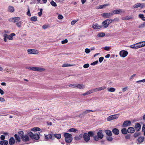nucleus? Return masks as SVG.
<instances>
[{
    "instance_id": "6e6552de",
    "label": "nucleus",
    "mask_w": 145,
    "mask_h": 145,
    "mask_svg": "<svg viewBox=\"0 0 145 145\" xmlns=\"http://www.w3.org/2000/svg\"><path fill=\"white\" fill-rule=\"evenodd\" d=\"M94 111L90 110H86L85 111H84L82 112L81 114L78 115V116H76V117H84V116L88 113H89L91 112H93Z\"/></svg>"
},
{
    "instance_id": "cd10ccee",
    "label": "nucleus",
    "mask_w": 145,
    "mask_h": 145,
    "mask_svg": "<svg viewBox=\"0 0 145 145\" xmlns=\"http://www.w3.org/2000/svg\"><path fill=\"white\" fill-rule=\"evenodd\" d=\"M1 145H7L8 144V142L7 140H2L0 142Z\"/></svg>"
},
{
    "instance_id": "603ef678",
    "label": "nucleus",
    "mask_w": 145,
    "mask_h": 145,
    "mask_svg": "<svg viewBox=\"0 0 145 145\" xmlns=\"http://www.w3.org/2000/svg\"><path fill=\"white\" fill-rule=\"evenodd\" d=\"M42 8H40V12H39L38 13V15L39 16H40L42 14Z\"/></svg>"
},
{
    "instance_id": "ea45409f",
    "label": "nucleus",
    "mask_w": 145,
    "mask_h": 145,
    "mask_svg": "<svg viewBox=\"0 0 145 145\" xmlns=\"http://www.w3.org/2000/svg\"><path fill=\"white\" fill-rule=\"evenodd\" d=\"M54 137L57 139H59L61 137V135L60 134H56L54 135Z\"/></svg>"
},
{
    "instance_id": "49530a36",
    "label": "nucleus",
    "mask_w": 145,
    "mask_h": 145,
    "mask_svg": "<svg viewBox=\"0 0 145 145\" xmlns=\"http://www.w3.org/2000/svg\"><path fill=\"white\" fill-rule=\"evenodd\" d=\"M77 131V130L76 129L72 128L70 129L69 131L70 132H75Z\"/></svg>"
},
{
    "instance_id": "4d7b16f0",
    "label": "nucleus",
    "mask_w": 145,
    "mask_h": 145,
    "mask_svg": "<svg viewBox=\"0 0 145 145\" xmlns=\"http://www.w3.org/2000/svg\"><path fill=\"white\" fill-rule=\"evenodd\" d=\"M98 63V61H96L91 64V65H95L97 64Z\"/></svg>"
},
{
    "instance_id": "f257e3e1",
    "label": "nucleus",
    "mask_w": 145,
    "mask_h": 145,
    "mask_svg": "<svg viewBox=\"0 0 145 145\" xmlns=\"http://www.w3.org/2000/svg\"><path fill=\"white\" fill-rule=\"evenodd\" d=\"M24 133L23 131H19L18 135L15 134L14 137L16 140L18 142H20V141L21 138L22 139L23 136L24 135Z\"/></svg>"
},
{
    "instance_id": "c756f323",
    "label": "nucleus",
    "mask_w": 145,
    "mask_h": 145,
    "mask_svg": "<svg viewBox=\"0 0 145 145\" xmlns=\"http://www.w3.org/2000/svg\"><path fill=\"white\" fill-rule=\"evenodd\" d=\"M119 116V114H117L109 116L108 118H118Z\"/></svg>"
},
{
    "instance_id": "f704fd0d",
    "label": "nucleus",
    "mask_w": 145,
    "mask_h": 145,
    "mask_svg": "<svg viewBox=\"0 0 145 145\" xmlns=\"http://www.w3.org/2000/svg\"><path fill=\"white\" fill-rule=\"evenodd\" d=\"M121 132L123 134L125 135L127 134L128 132L127 130L125 128L122 129L121 130Z\"/></svg>"
},
{
    "instance_id": "13d9d810",
    "label": "nucleus",
    "mask_w": 145,
    "mask_h": 145,
    "mask_svg": "<svg viewBox=\"0 0 145 145\" xmlns=\"http://www.w3.org/2000/svg\"><path fill=\"white\" fill-rule=\"evenodd\" d=\"M91 90L92 91H93V93L94 92L99 91L98 88H95L93 89H91Z\"/></svg>"
},
{
    "instance_id": "6ab92c4d",
    "label": "nucleus",
    "mask_w": 145,
    "mask_h": 145,
    "mask_svg": "<svg viewBox=\"0 0 145 145\" xmlns=\"http://www.w3.org/2000/svg\"><path fill=\"white\" fill-rule=\"evenodd\" d=\"M15 10L14 7L12 6H9L8 7L7 11L8 12L10 13H12Z\"/></svg>"
},
{
    "instance_id": "de8ad7c7",
    "label": "nucleus",
    "mask_w": 145,
    "mask_h": 145,
    "mask_svg": "<svg viewBox=\"0 0 145 145\" xmlns=\"http://www.w3.org/2000/svg\"><path fill=\"white\" fill-rule=\"evenodd\" d=\"M106 138L107 140L109 141H112L113 140L111 136L106 137Z\"/></svg>"
},
{
    "instance_id": "473e14b6",
    "label": "nucleus",
    "mask_w": 145,
    "mask_h": 145,
    "mask_svg": "<svg viewBox=\"0 0 145 145\" xmlns=\"http://www.w3.org/2000/svg\"><path fill=\"white\" fill-rule=\"evenodd\" d=\"M132 17L130 16H127L125 17H122V19L123 20H127L132 19Z\"/></svg>"
},
{
    "instance_id": "7ed1b4c3",
    "label": "nucleus",
    "mask_w": 145,
    "mask_h": 145,
    "mask_svg": "<svg viewBox=\"0 0 145 145\" xmlns=\"http://www.w3.org/2000/svg\"><path fill=\"white\" fill-rule=\"evenodd\" d=\"M64 136L65 137V140L67 143L71 142L72 140V135L68 133H65Z\"/></svg>"
},
{
    "instance_id": "7c9ffc66",
    "label": "nucleus",
    "mask_w": 145,
    "mask_h": 145,
    "mask_svg": "<svg viewBox=\"0 0 145 145\" xmlns=\"http://www.w3.org/2000/svg\"><path fill=\"white\" fill-rule=\"evenodd\" d=\"M40 130V128L38 127H35L31 129V131H39Z\"/></svg>"
},
{
    "instance_id": "5701e85b",
    "label": "nucleus",
    "mask_w": 145,
    "mask_h": 145,
    "mask_svg": "<svg viewBox=\"0 0 145 145\" xmlns=\"http://www.w3.org/2000/svg\"><path fill=\"white\" fill-rule=\"evenodd\" d=\"M112 131L113 133L116 135H118L119 133V129L116 128L113 129Z\"/></svg>"
},
{
    "instance_id": "4c0bfd02",
    "label": "nucleus",
    "mask_w": 145,
    "mask_h": 145,
    "mask_svg": "<svg viewBox=\"0 0 145 145\" xmlns=\"http://www.w3.org/2000/svg\"><path fill=\"white\" fill-rule=\"evenodd\" d=\"M136 43L130 46V47L133 49H138V47L137 46Z\"/></svg>"
},
{
    "instance_id": "2eb2a0df",
    "label": "nucleus",
    "mask_w": 145,
    "mask_h": 145,
    "mask_svg": "<svg viewBox=\"0 0 145 145\" xmlns=\"http://www.w3.org/2000/svg\"><path fill=\"white\" fill-rule=\"evenodd\" d=\"M4 35L5 36L7 39L10 40H12L13 39V37L16 35V34L13 33H12L10 35H8L6 34H4Z\"/></svg>"
},
{
    "instance_id": "c9c22d12",
    "label": "nucleus",
    "mask_w": 145,
    "mask_h": 145,
    "mask_svg": "<svg viewBox=\"0 0 145 145\" xmlns=\"http://www.w3.org/2000/svg\"><path fill=\"white\" fill-rule=\"evenodd\" d=\"M105 35V34L104 33L101 32L97 34V36L99 37H104Z\"/></svg>"
},
{
    "instance_id": "ddd939ff",
    "label": "nucleus",
    "mask_w": 145,
    "mask_h": 145,
    "mask_svg": "<svg viewBox=\"0 0 145 145\" xmlns=\"http://www.w3.org/2000/svg\"><path fill=\"white\" fill-rule=\"evenodd\" d=\"M29 137V136L28 135V134L27 135H24L22 139V140L24 142L29 141L30 140V138Z\"/></svg>"
},
{
    "instance_id": "c85d7f7f",
    "label": "nucleus",
    "mask_w": 145,
    "mask_h": 145,
    "mask_svg": "<svg viewBox=\"0 0 145 145\" xmlns=\"http://www.w3.org/2000/svg\"><path fill=\"white\" fill-rule=\"evenodd\" d=\"M141 4L140 3H137L134 5L132 7V8H135L140 7Z\"/></svg>"
},
{
    "instance_id": "a878e982",
    "label": "nucleus",
    "mask_w": 145,
    "mask_h": 145,
    "mask_svg": "<svg viewBox=\"0 0 145 145\" xmlns=\"http://www.w3.org/2000/svg\"><path fill=\"white\" fill-rule=\"evenodd\" d=\"M105 133L108 136H111L112 135V131L108 130H106L105 131Z\"/></svg>"
},
{
    "instance_id": "393cba45",
    "label": "nucleus",
    "mask_w": 145,
    "mask_h": 145,
    "mask_svg": "<svg viewBox=\"0 0 145 145\" xmlns=\"http://www.w3.org/2000/svg\"><path fill=\"white\" fill-rule=\"evenodd\" d=\"M15 142V140L14 139V138L13 137H11L9 140V144L10 145H12Z\"/></svg>"
},
{
    "instance_id": "2f4dec72",
    "label": "nucleus",
    "mask_w": 145,
    "mask_h": 145,
    "mask_svg": "<svg viewBox=\"0 0 145 145\" xmlns=\"http://www.w3.org/2000/svg\"><path fill=\"white\" fill-rule=\"evenodd\" d=\"M45 136V137L46 139H51L52 138V135L51 134H49L48 135H44Z\"/></svg>"
},
{
    "instance_id": "774afa93",
    "label": "nucleus",
    "mask_w": 145,
    "mask_h": 145,
    "mask_svg": "<svg viewBox=\"0 0 145 145\" xmlns=\"http://www.w3.org/2000/svg\"><path fill=\"white\" fill-rule=\"evenodd\" d=\"M142 42L141 43V44L142 45V47L145 46V41H141Z\"/></svg>"
},
{
    "instance_id": "680f3d73",
    "label": "nucleus",
    "mask_w": 145,
    "mask_h": 145,
    "mask_svg": "<svg viewBox=\"0 0 145 145\" xmlns=\"http://www.w3.org/2000/svg\"><path fill=\"white\" fill-rule=\"evenodd\" d=\"M68 42V40L67 39H65L61 41V43L62 44H64L65 43H67Z\"/></svg>"
},
{
    "instance_id": "4be33fe9",
    "label": "nucleus",
    "mask_w": 145,
    "mask_h": 145,
    "mask_svg": "<svg viewBox=\"0 0 145 145\" xmlns=\"http://www.w3.org/2000/svg\"><path fill=\"white\" fill-rule=\"evenodd\" d=\"M76 88L78 89H83L85 88L84 85L82 84H76Z\"/></svg>"
},
{
    "instance_id": "bf43d9fd",
    "label": "nucleus",
    "mask_w": 145,
    "mask_h": 145,
    "mask_svg": "<svg viewBox=\"0 0 145 145\" xmlns=\"http://www.w3.org/2000/svg\"><path fill=\"white\" fill-rule=\"evenodd\" d=\"M57 18L61 20L63 18V17L62 15L59 14L58 15Z\"/></svg>"
},
{
    "instance_id": "3c124183",
    "label": "nucleus",
    "mask_w": 145,
    "mask_h": 145,
    "mask_svg": "<svg viewBox=\"0 0 145 145\" xmlns=\"http://www.w3.org/2000/svg\"><path fill=\"white\" fill-rule=\"evenodd\" d=\"M27 10H28V11L27 12V15H28L29 16H31V13H30L29 8V7H28V9H27Z\"/></svg>"
},
{
    "instance_id": "aec40b11",
    "label": "nucleus",
    "mask_w": 145,
    "mask_h": 145,
    "mask_svg": "<svg viewBox=\"0 0 145 145\" xmlns=\"http://www.w3.org/2000/svg\"><path fill=\"white\" fill-rule=\"evenodd\" d=\"M135 128L136 131H139L141 128V125L140 124L138 123H136L135 125Z\"/></svg>"
},
{
    "instance_id": "20e7f679",
    "label": "nucleus",
    "mask_w": 145,
    "mask_h": 145,
    "mask_svg": "<svg viewBox=\"0 0 145 145\" xmlns=\"http://www.w3.org/2000/svg\"><path fill=\"white\" fill-rule=\"evenodd\" d=\"M28 134L31 139L38 140L39 138V135L38 134H33L31 132H28Z\"/></svg>"
},
{
    "instance_id": "c03bdc74",
    "label": "nucleus",
    "mask_w": 145,
    "mask_h": 145,
    "mask_svg": "<svg viewBox=\"0 0 145 145\" xmlns=\"http://www.w3.org/2000/svg\"><path fill=\"white\" fill-rule=\"evenodd\" d=\"M73 65H70L69 64H64L63 65L62 67H68Z\"/></svg>"
},
{
    "instance_id": "0eeeda50",
    "label": "nucleus",
    "mask_w": 145,
    "mask_h": 145,
    "mask_svg": "<svg viewBox=\"0 0 145 145\" xmlns=\"http://www.w3.org/2000/svg\"><path fill=\"white\" fill-rule=\"evenodd\" d=\"M94 111L90 110H86L85 111H84L82 112L81 114L78 115V116H76V117H84V116L88 113H89L91 112H93Z\"/></svg>"
},
{
    "instance_id": "a19ab883",
    "label": "nucleus",
    "mask_w": 145,
    "mask_h": 145,
    "mask_svg": "<svg viewBox=\"0 0 145 145\" xmlns=\"http://www.w3.org/2000/svg\"><path fill=\"white\" fill-rule=\"evenodd\" d=\"M87 134L89 135L90 137H93L94 135V133L93 131H89Z\"/></svg>"
},
{
    "instance_id": "e2e57ef3",
    "label": "nucleus",
    "mask_w": 145,
    "mask_h": 145,
    "mask_svg": "<svg viewBox=\"0 0 145 145\" xmlns=\"http://www.w3.org/2000/svg\"><path fill=\"white\" fill-rule=\"evenodd\" d=\"M139 135V133H135L134 135V137L135 138L137 137Z\"/></svg>"
},
{
    "instance_id": "a18cd8bd",
    "label": "nucleus",
    "mask_w": 145,
    "mask_h": 145,
    "mask_svg": "<svg viewBox=\"0 0 145 145\" xmlns=\"http://www.w3.org/2000/svg\"><path fill=\"white\" fill-rule=\"evenodd\" d=\"M22 24V22L21 21H18L16 23V25L18 27H21Z\"/></svg>"
},
{
    "instance_id": "9d476101",
    "label": "nucleus",
    "mask_w": 145,
    "mask_h": 145,
    "mask_svg": "<svg viewBox=\"0 0 145 145\" xmlns=\"http://www.w3.org/2000/svg\"><path fill=\"white\" fill-rule=\"evenodd\" d=\"M20 20V18L19 17H13L10 18L9 19V21L14 23L17 22Z\"/></svg>"
},
{
    "instance_id": "79ce46f5",
    "label": "nucleus",
    "mask_w": 145,
    "mask_h": 145,
    "mask_svg": "<svg viewBox=\"0 0 145 145\" xmlns=\"http://www.w3.org/2000/svg\"><path fill=\"white\" fill-rule=\"evenodd\" d=\"M31 20L33 22L36 21L37 20V18L36 16H33L31 18Z\"/></svg>"
},
{
    "instance_id": "b1692460",
    "label": "nucleus",
    "mask_w": 145,
    "mask_h": 145,
    "mask_svg": "<svg viewBox=\"0 0 145 145\" xmlns=\"http://www.w3.org/2000/svg\"><path fill=\"white\" fill-rule=\"evenodd\" d=\"M127 131L129 133H133L135 132V129L133 127H130L128 128Z\"/></svg>"
},
{
    "instance_id": "0e129e2a",
    "label": "nucleus",
    "mask_w": 145,
    "mask_h": 145,
    "mask_svg": "<svg viewBox=\"0 0 145 145\" xmlns=\"http://www.w3.org/2000/svg\"><path fill=\"white\" fill-rule=\"evenodd\" d=\"M138 17L141 19L142 20V19H143V18H144V15L142 14H139L138 15Z\"/></svg>"
},
{
    "instance_id": "bb28decb",
    "label": "nucleus",
    "mask_w": 145,
    "mask_h": 145,
    "mask_svg": "<svg viewBox=\"0 0 145 145\" xmlns=\"http://www.w3.org/2000/svg\"><path fill=\"white\" fill-rule=\"evenodd\" d=\"M144 137H139L138 139L137 140L138 142L140 143L144 141Z\"/></svg>"
},
{
    "instance_id": "69168bd1",
    "label": "nucleus",
    "mask_w": 145,
    "mask_h": 145,
    "mask_svg": "<svg viewBox=\"0 0 145 145\" xmlns=\"http://www.w3.org/2000/svg\"><path fill=\"white\" fill-rule=\"evenodd\" d=\"M110 48V47L109 46H105L104 48L105 50L107 51L109 50Z\"/></svg>"
},
{
    "instance_id": "338daca9",
    "label": "nucleus",
    "mask_w": 145,
    "mask_h": 145,
    "mask_svg": "<svg viewBox=\"0 0 145 145\" xmlns=\"http://www.w3.org/2000/svg\"><path fill=\"white\" fill-rule=\"evenodd\" d=\"M104 59V57H100L99 59V61L100 63H101L103 61Z\"/></svg>"
},
{
    "instance_id": "f03ea898",
    "label": "nucleus",
    "mask_w": 145,
    "mask_h": 145,
    "mask_svg": "<svg viewBox=\"0 0 145 145\" xmlns=\"http://www.w3.org/2000/svg\"><path fill=\"white\" fill-rule=\"evenodd\" d=\"M97 136H95L93 137L95 141H98L99 139H102L104 137L103 131L101 130L99 131L97 133Z\"/></svg>"
},
{
    "instance_id": "37998d69",
    "label": "nucleus",
    "mask_w": 145,
    "mask_h": 145,
    "mask_svg": "<svg viewBox=\"0 0 145 145\" xmlns=\"http://www.w3.org/2000/svg\"><path fill=\"white\" fill-rule=\"evenodd\" d=\"M76 84H69V86L70 87L75 88H76Z\"/></svg>"
},
{
    "instance_id": "1a4fd4ad",
    "label": "nucleus",
    "mask_w": 145,
    "mask_h": 145,
    "mask_svg": "<svg viewBox=\"0 0 145 145\" xmlns=\"http://www.w3.org/2000/svg\"><path fill=\"white\" fill-rule=\"evenodd\" d=\"M27 52L28 54H38L39 52L37 50L33 49H28L27 50Z\"/></svg>"
},
{
    "instance_id": "f8f14e48",
    "label": "nucleus",
    "mask_w": 145,
    "mask_h": 145,
    "mask_svg": "<svg viewBox=\"0 0 145 145\" xmlns=\"http://www.w3.org/2000/svg\"><path fill=\"white\" fill-rule=\"evenodd\" d=\"M125 12L124 10L119 9H116L113 10L112 12L113 15L114 14H119L124 13Z\"/></svg>"
},
{
    "instance_id": "8fccbe9b",
    "label": "nucleus",
    "mask_w": 145,
    "mask_h": 145,
    "mask_svg": "<svg viewBox=\"0 0 145 145\" xmlns=\"http://www.w3.org/2000/svg\"><path fill=\"white\" fill-rule=\"evenodd\" d=\"M142 42H139L136 43V44H137V46L138 47V49L142 47V45L141 44V43Z\"/></svg>"
},
{
    "instance_id": "39448f33",
    "label": "nucleus",
    "mask_w": 145,
    "mask_h": 145,
    "mask_svg": "<svg viewBox=\"0 0 145 145\" xmlns=\"http://www.w3.org/2000/svg\"><path fill=\"white\" fill-rule=\"evenodd\" d=\"M112 21V20L110 19H106L102 23V25L103 27L105 28H106L108 27L109 24Z\"/></svg>"
},
{
    "instance_id": "dca6fc26",
    "label": "nucleus",
    "mask_w": 145,
    "mask_h": 145,
    "mask_svg": "<svg viewBox=\"0 0 145 145\" xmlns=\"http://www.w3.org/2000/svg\"><path fill=\"white\" fill-rule=\"evenodd\" d=\"M45 70V69L42 67H34L33 71L38 72H42L44 71Z\"/></svg>"
},
{
    "instance_id": "58836bf2",
    "label": "nucleus",
    "mask_w": 145,
    "mask_h": 145,
    "mask_svg": "<svg viewBox=\"0 0 145 145\" xmlns=\"http://www.w3.org/2000/svg\"><path fill=\"white\" fill-rule=\"evenodd\" d=\"M50 3L53 7H55L57 6L56 3L53 0L51 1Z\"/></svg>"
},
{
    "instance_id": "72a5a7b5",
    "label": "nucleus",
    "mask_w": 145,
    "mask_h": 145,
    "mask_svg": "<svg viewBox=\"0 0 145 145\" xmlns=\"http://www.w3.org/2000/svg\"><path fill=\"white\" fill-rule=\"evenodd\" d=\"M107 90L108 91L113 92L115 91L116 89L114 88L111 87L110 88H107Z\"/></svg>"
},
{
    "instance_id": "052dcab7",
    "label": "nucleus",
    "mask_w": 145,
    "mask_h": 145,
    "mask_svg": "<svg viewBox=\"0 0 145 145\" xmlns=\"http://www.w3.org/2000/svg\"><path fill=\"white\" fill-rule=\"evenodd\" d=\"M89 64L88 63L85 64L83 65V67L84 68H88V67H89Z\"/></svg>"
},
{
    "instance_id": "864d4df0",
    "label": "nucleus",
    "mask_w": 145,
    "mask_h": 145,
    "mask_svg": "<svg viewBox=\"0 0 145 145\" xmlns=\"http://www.w3.org/2000/svg\"><path fill=\"white\" fill-rule=\"evenodd\" d=\"M78 21V20H73L71 22V24L72 25H74L75 23H76Z\"/></svg>"
},
{
    "instance_id": "a211bd4d",
    "label": "nucleus",
    "mask_w": 145,
    "mask_h": 145,
    "mask_svg": "<svg viewBox=\"0 0 145 145\" xmlns=\"http://www.w3.org/2000/svg\"><path fill=\"white\" fill-rule=\"evenodd\" d=\"M101 27V25H99L97 23L94 24L92 25V27L95 29H99Z\"/></svg>"
},
{
    "instance_id": "e433bc0d",
    "label": "nucleus",
    "mask_w": 145,
    "mask_h": 145,
    "mask_svg": "<svg viewBox=\"0 0 145 145\" xmlns=\"http://www.w3.org/2000/svg\"><path fill=\"white\" fill-rule=\"evenodd\" d=\"M145 27V22L140 24L138 26L139 28L141 29Z\"/></svg>"
},
{
    "instance_id": "09e8293b",
    "label": "nucleus",
    "mask_w": 145,
    "mask_h": 145,
    "mask_svg": "<svg viewBox=\"0 0 145 145\" xmlns=\"http://www.w3.org/2000/svg\"><path fill=\"white\" fill-rule=\"evenodd\" d=\"M106 88V87L103 86L98 88L99 91L103 90Z\"/></svg>"
},
{
    "instance_id": "423d86ee",
    "label": "nucleus",
    "mask_w": 145,
    "mask_h": 145,
    "mask_svg": "<svg viewBox=\"0 0 145 145\" xmlns=\"http://www.w3.org/2000/svg\"><path fill=\"white\" fill-rule=\"evenodd\" d=\"M94 111L90 110H86L85 111H84L82 112L81 114L78 115V116H76V117H84V116L88 113H89L91 112H93Z\"/></svg>"
},
{
    "instance_id": "412c9836",
    "label": "nucleus",
    "mask_w": 145,
    "mask_h": 145,
    "mask_svg": "<svg viewBox=\"0 0 145 145\" xmlns=\"http://www.w3.org/2000/svg\"><path fill=\"white\" fill-rule=\"evenodd\" d=\"M131 124V122L130 121H125L123 124V127H125L129 126Z\"/></svg>"
},
{
    "instance_id": "f3484780",
    "label": "nucleus",
    "mask_w": 145,
    "mask_h": 145,
    "mask_svg": "<svg viewBox=\"0 0 145 145\" xmlns=\"http://www.w3.org/2000/svg\"><path fill=\"white\" fill-rule=\"evenodd\" d=\"M113 15L112 13H104L102 14V16L106 18H109L111 17Z\"/></svg>"
},
{
    "instance_id": "5fc2aeb1",
    "label": "nucleus",
    "mask_w": 145,
    "mask_h": 145,
    "mask_svg": "<svg viewBox=\"0 0 145 145\" xmlns=\"http://www.w3.org/2000/svg\"><path fill=\"white\" fill-rule=\"evenodd\" d=\"M34 67H26V68L27 69H29L33 71Z\"/></svg>"
},
{
    "instance_id": "4468645a",
    "label": "nucleus",
    "mask_w": 145,
    "mask_h": 145,
    "mask_svg": "<svg viewBox=\"0 0 145 145\" xmlns=\"http://www.w3.org/2000/svg\"><path fill=\"white\" fill-rule=\"evenodd\" d=\"M84 140L86 142H88L90 139V137L87 133H84L83 135Z\"/></svg>"
},
{
    "instance_id": "6e6d98bb",
    "label": "nucleus",
    "mask_w": 145,
    "mask_h": 145,
    "mask_svg": "<svg viewBox=\"0 0 145 145\" xmlns=\"http://www.w3.org/2000/svg\"><path fill=\"white\" fill-rule=\"evenodd\" d=\"M90 52V49H89L88 48H86L85 49V52L86 54H88Z\"/></svg>"
},
{
    "instance_id": "9b49d317",
    "label": "nucleus",
    "mask_w": 145,
    "mask_h": 145,
    "mask_svg": "<svg viewBox=\"0 0 145 145\" xmlns=\"http://www.w3.org/2000/svg\"><path fill=\"white\" fill-rule=\"evenodd\" d=\"M128 52L125 50H122L120 52V56L123 57H125L127 56L128 54Z\"/></svg>"
}]
</instances>
